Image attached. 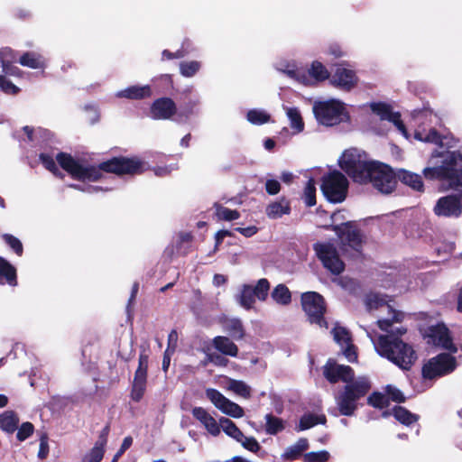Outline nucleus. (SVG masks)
<instances>
[{
  "mask_svg": "<svg viewBox=\"0 0 462 462\" xmlns=\"http://www.w3.org/2000/svg\"><path fill=\"white\" fill-rule=\"evenodd\" d=\"M246 119L252 125H263L270 121L271 116L263 109H251L246 114Z\"/></svg>",
  "mask_w": 462,
  "mask_h": 462,
  "instance_id": "4c0bfd02",
  "label": "nucleus"
},
{
  "mask_svg": "<svg viewBox=\"0 0 462 462\" xmlns=\"http://www.w3.org/2000/svg\"><path fill=\"white\" fill-rule=\"evenodd\" d=\"M434 213L439 217H458L462 214L461 201L454 195L442 197L437 201Z\"/></svg>",
  "mask_w": 462,
  "mask_h": 462,
  "instance_id": "a211bd4d",
  "label": "nucleus"
},
{
  "mask_svg": "<svg viewBox=\"0 0 462 462\" xmlns=\"http://www.w3.org/2000/svg\"><path fill=\"white\" fill-rule=\"evenodd\" d=\"M265 189L268 194L276 195L281 189V185L278 180H268L265 183Z\"/></svg>",
  "mask_w": 462,
  "mask_h": 462,
  "instance_id": "bf43d9fd",
  "label": "nucleus"
},
{
  "mask_svg": "<svg viewBox=\"0 0 462 462\" xmlns=\"http://www.w3.org/2000/svg\"><path fill=\"white\" fill-rule=\"evenodd\" d=\"M265 213L270 218H279L283 215L290 213V205L284 199L269 204L265 209Z\"/></svg>",
  "mask_w": 462,
  "mask_h": 462,
  "instance_id": "7c9ffc66",
  "label": "nucleus"
},
{
  "mask_svg": "<svg viewBox=\"0 0 462 462\" xmlns=\"http://www.w3.org/2000/svg\"><path fill=\"white\" fill-rule=\"evenodd\" d=\"M270 283L267 279H260L254 286L243 284L235 296L236 302L245 310L254 308L255 298L264 301L268 296Z\"/></svg>",
  "mask_w": 462,
  "mask_h": 462,
  "instance_id": "1a4fd4ad",
  "label": "nucleus"
},
{
  "mask_svg": "<svg viewBox=\"0 0 462 462\" xmlns=\"http://www.w3.org/2000/svg\"><path fill=\"white\" fill-rule=\"evenodd\" d=\"M279 71L285 73L291 79L299 83L310 86L317 82L326 80L329 77V72L326 67L319 61H313L309 69V74L299 69L293 63L281 62L276 65Z\"/></svg>",
  "mask_w": 462,
  "mask_h": 462,
  "instance_id": "39448f33",
  "label": "nucleus"
},
{
  "mask_svg": "<svg viewBox=\"0 0 462 462\" xmlns=\"http://www.w3.org/2000/svg\"><path fill=\"white\" fill-rule=\"evenodd\" d=\"M366 307L369 310L381 309L387 310L391 314L390 318L379 319L377 324L382 330H387L393 322H398L402 320V313L394 310L392 306L387 303V300L378 294H369L365 300Z\"/></svg>",
  "mask_w": 462,
  "mask_h": 462,
  "instance_id": "4468645a",
  "label": "nucleus"
},
{
  "mask_svg": "<svg viewBox=\"0 0 462 462\" xmlns=\"http://www.w3.org/2000/svg\"><path fill=\"white\" fill-rule=\"evenodd\" d=\"M283 109L285 110L286 115L290 120L291 127L295 129L298 133L303 131L304 123L302 121L300 110L296 107L288 106H283Z\"/></svg>",
  "mask_w": 462,
  "mask_h": 462,
  "instance_id": "e433bc0d",
  "label": "nucleus"
},
{
  "mask_svg": "<svg viewBox=\"0 0 462 462\" xmlns=\"http://www.w3.org/2000/svg\"><path fill=\"white\" fill-rule=\"evenodd\" d=\"M428 337L429 343L452 352H457V347L452 343L449 331L444 324L430 327L429 328Z\"/></svg>",
  "mask_w": 462,
  "mask_h": 462,
  "instance_id": "6ab92c4d",
  "label": "nucleus"
},
{
  "mask_svg": "<svg viewBox=\"0 0 462 462\" xmlns=\"http://www.w3.org/2000/svg\"><path fill=\"white\" fill-rule=\"evenodd\" d=\"M456 368V359L449 354H440L431 358L422 368L424 378L433 379L451 373Z\"/></svg>",
  "mask_w": 462,
  "mask_h": 462,
  "instance_id": "ddd939ff",
  "label": "nucleus"
},
{
  "mask_svg": "<svg viewBox=\"0 0 462 462\" xmlns=\"http://www.w3.org/2000/svg\"><path fill=\"white\" fill-rule=\"evenodd\" d=\"M309 448V442L306 439H300L295 444L288 447L282 457L285 460H295Z\"/></svg>",
  "mask_w": 462,
  "mask_h": 462,
  "instance_id": "c756f323",
  "label": "nucleus"
},
{
  "mask_svg": "<svg viewBox=\"0 0 462 462\" xmlns=\"http://www.w3.org/2000/svg\"><path fill=\"white\" fill-rule=\"evenodd\" d=\"M192 415L211 436L217 437L220 434L219 420L217 421L206 409L195 407L192 409Z\"/></svg>",
  "mask_w": 462,
  "mask_h": 462,
  "instance_id": "4be33fe9",
  "label": "nucleus"
},
{
  "mask_svg": "<svg viewBox=\"0 0 462 462\" xmlns=\"http://www.w3.org/2000/svg\"><path fill=\"white\" fill-rule=\"evenodd\" d=\"M40 159L44 167L54 174L59 171L53 158L47 154H41Z\"/></svg>",
  "mask_w": 462,
  "mask_h": 462,
  "instance_id": "6e6d98bb",
  "label": "nucleus"
},
{
  "mask_svg": "<svg viewBox=\"0 0 462 462\" xmlns=\"http://www.w3.org/2000/svg\"><path fill=\"white\" fill-rule=\"evenodd\" d=\"M226 379L227 383L224 386L225 389L245 399H249L251 397L252 389L244 381L227 377H226Z\"/></svg>",
  "mask_w": 462,
  "mask_h": 462,
  "instance_id": "c85d7f7f",
  "label": "nucleus"
},
{
  "mask_svg": "<svg viewBox=\"0 0 462 462\" xmlns=\"http://www.w3.org/2000/svg\"><path fill=\"white\" fill-rule=\"evenodd\" d=\"M56 159L62 169L81 180H97L101 177V171L121 175L141 173L144 170V163L137 158H113L101 163L98 168L84 165L63 152L59 153Z\"/></svg>",
  "mask_w": 462,
  "mask_h": 462,
  "instance_id": "f03ea898",
  "label": "nucleus"
},
{
  "mask_svg": "<svg viewBox=\"0 0 462 462\" xmlns=\"http://www.w3.org/2000/svg\"><path fill=\"white\" fill-rule=\"evenodd\" d=\"M332 230L337 234L343 246H349L356 252H360L364 237L354 223L346 222L340 225H335Z\"/></svg>",
  "mask_w": 462,
  "mask_h": 462,
  "instance_id": "2eb2a0df",
  "label": "nucleus"
},
{
  "mask_svg": "<svg viewBox=\"0 0 462 462\" xmlns=\"http://www.w3.org/2000/svg\"><path fill=\"white\" fill-rule=\"evenodd\" d=\"M200 69V63L199 61H184L180 64V69L181 75L184 77L194 76Z\"/></svg>",
  "mask_w": 462,
  "mask_h": 462,
  "instance_id": "49530a36",
  "label": "nucleus"
},
{
  "mask_svg": "<svg viewBox=\"0 0 462 462\" xmlns=\"http://www.w3.org/2000/svg\"><path fill=\"white\" fill-rule=\"evenodd\" d=\"M223 328L235 339H242L245 336L242 322L238 319H226L223 321Z\"/></svg>",
  "mask_w": 462,
  "mask_h": 462,
  "instance_id": "2f4dec72",
  "label": "nucleus"
},
{
  "mask_svg": "<svg viewBox=\"0 0 462 462\" xmlns=\"http://www.w3.org/2000/svg\"><path fill=\"white\" fill-rule=\"evenodd\" d=\"M441 158L439 166L426 167L423 175L428 180H446L451 188L460 192L462 198V154L456 151H447L440 154H433Z\"/></svg>",
  "mask_w": 462,
  "mask_h": 462,
  "instance_id": "20e7f679",
  "label": "nucleus"
},
{
  "mask_svg": "<svg viewBox=\"0 0 462 462\" xmlns=\"http://www.w3.org/2000/svg\"><path fill=\"white\" fill-rule=\"evenodd\" d=\"M5 277L11 285L15 284V270L5 260L0 257V278Z\"/></svg>",
  "mask_w": 462,
  "mask_h": 462,
  "instance_id": "37998d69",
  "label": "nucleus"
},
{
  "mask_svg": "<svg viewBox=\"0 0 462 462\" xmlns=\"http://www.w3.org/2000/svg\"><path fill=\"white\" fill-rule=\"evenodd\" d=\"M273 300L280 305H288L291 300V294L284 284L277 285L271 293Z\"/></svg>",
  "mask_w": 462,
  "mask_h": 462,
  "instance_id": "c9c22d12",
  "label": "nucleus"
},
{
  "mask_svg": "<svg viewBox=\"0 0 462 462\" xmlns=\"http://www.w3.org/2000/svg\"><path fill=\"white\" fill-rule=\"evenodd\" d=\"M2 67L5 75L17 76L19 74L20 69L17 67L11 65L5 60H2Z\"/></svg>",
  "mask_w": 462,
  "mask_h": 462,
  "instance_id": "680f3d73",
  "label": "nucleus"
},
{
  "mask_svg": "<svg viewBox=\"0 0 462 462\" xmlns=\"http://www.w3.org/2000/svg\"><path fill=\"white\" fill-rule=\"evenodd\" d=\"M175 113V103L168 97L157 99L151 108V114L154 119H169Z\"/></svg>",
  "mask_w": 462,
  "mask_h": 462,
  "instance_id": "5701e85b",
  "label": "nucleus"
},
{
  "mask_svg": "<svg viewBox=\"0 0 462 462\" xmlns=\"http://www.w3.org/2000/svg\"><path fill=\"white\" fill-rule=\"evenodd\" d=\"M174 352L165 350L162 359V369L166 372L170 366L171 356Z\"/></svg>",
  "mask_w": 462,
  "mask_h": 462,
  "instance_id": "69168bd1",
  "label": "nucleus"
},
{
  "mask_svg": "<svg viewBox=\"0 0 462 462\" xmlns=\"http://www.w3.org/2000/svg\"><path fill=\"white\" fill-rule=\"evenodd\" d=\"M386 393L388 396L393 401L397 402H402L404 401V396L402 393L393 385L386 386Z\"/></svg>",
  "mask_w": 462,
  "mask_h": 462,
  "instance_id": "4d7b16f0",
  "label": "nucleus"
},
{
  "mask_svg": "<svg viewBox=\"0 0 462 462\" xmlns=\"http://www.w3.org/2000/svg\"><path fill=\"white\" fill-rule=\"evenodd\" d=\"M20 63L32 69H39L43 67L44 62L41 56L34 53L26 52L20 58Z\"/></svg>",
  "mask_w": 462,
  "mask_h": 462,
  "instance_id": "79ce46f5",
  "label": "nucleus"
},
{
  "mask_svg": "<svg viewBox=\"0 0 462 462\" xmlns=\"http://www.w3.org/2000/svg\"><path fill=\"white\" fill-rule=\"evenodd\" d=\"M207 362L213 363L216 365L226 366L228 363V360L217 354L208 352Z\"/></svg>",
  "mask_w": 462,
  "mask_h": 462,
  "instance_id": "13d9d810",
  "label": "nucleus"
},
{
  "mask_svg": "<svg viewBox=\"0 0 462 462\" xmlns=\"http://www.w3.org/2000/svg\"><path fill=\"white\" fill-rule=\"evenodd\" d=\"M205 393L212 404L222 413L235 419L242 418L245 415L244 409L240 405L227 399L219 391L208 388Z\"/></svg>",
  "mask_w": 462,
  "mask_h": 462,
  "instance_id": "dca6fc26",
  "label": "nucleus"
},
{
  "mask_svg": "<svg viewBox=\"0 0 462 462\" xmlns=\"http://www.w3.org/2000/svg\"><path fill=\"white\" fill-rule=\"evenodd\" d=\"M365 179L366 182H371L374 187L384 194L391 193L396 186L397 173H394L387 165L372 162Z\"/></svg>",
  "mask_w": 462,
  "mask_h": 462,
  "instance_id": "0eeeda50",
  "label": "nucleus"
},
{
  "mask_svg": "<svg viewBox=\"0 0 462 462\" xmlns=\"http://www.w3.org/2000/svg\"><path fill=\"white\" fill-rule=\"evenodd\" d=\"M313 113L317 121L326 126H333L348 119L345 105L337 99L316 101Z\"/></svg>",
  "mask_w": 462,
  "mask_h": 462,
  "instance_id": "423d86ee",
  "label": "nucleus"
},
{
  "mask_svg": "<svg viewBox=\"0 0 462 462\" xmlns=\"http://www.w3.org/2000/svg\"><path fill=\"white\" fill-rule=\"evenodd\" d=\"M397 178L405 185L414 190L422 191L423 182L419 174L401 169L397 171Z\"/></svg>",
  "mask_w": 462,
  "mask_h": 462,
  "instance_id": "bb28decb",
  "label": "nucleus"
},
{
  "mask_svg": "<svg viewBox=\"0 0 462 462\" xmlns=\"http://www.w3.org/2000/svg\"><path fill=\"white\" fill-rule=\"evenodd\" d=\"M326 379L335 383H346L343 392L336 397V402L342 415L350 416L356 410V402L364 397L371 389V383L365 376H360L354 380V371L348 365H339L329 359L323 368Z\"/></svg>",
  "mask_w": 462,
  "mask_h": 462,
  "instance_id": "f257e3e1",
  "label": "nucleus"
},
{
  "mask_svg": "<svg viewBox=\"0 0 462 462\" xmlns=\"http://www.w3.org/2000/svg\"><path fill=\"white\" fill-rule=\"evenodd\" d=\"M4 240L9 245L11 248L18 254L21 255L23 253V245L20 240L12 235L5 234L3 236Z\"/></svg>",
  "mask_w": 462,
  "mask_h": 462,
  "instance_id": "3c124183",
  "label": "nucleus"
},
{
  "mask_svg": "<svg viewBox=\"0 0 462 462\" xmlns=\"http://www.w3.org/2000/svg\"><path fill=\"white\" fill-rule=\"evenodd\" d=\"M394 418L404 425H410L418 420V416L410 412L403 407L396 406L393 410Z\"/></svg>",
  "mask_w": 462,
  "mask_h": 462,
  "instance_id": "58836bf2",
  "label": "nucleus"
},
{
  "mask_svg": "<svg viewBox=\"0 0 462 462\" xmlns=\"http://www.w3.org/2000/svg\"><path fill=\"white\" fill-rule=\"evenodd\" d=\"M178 343V333L175 329L171 330L168 336V351L174 352Z\"/></svg>",
  "mask_w": 462,
  "mask_h": 462,
  "instance_id": "052dcab7",
  "label": "nucleus"
},
{
  "mask_svg": "<svg viewBox=\"0 0 462 462\" xmlns=\"http://www.w3.org/2000/svg\"><path fill=\"white\" fill-rule=\"evenodd\" d=\"M334 340L340 346L343 355L349 362L357 359L355 346L351 343L349 332L343 327L337 326L332 330Z\"/></svg>",
  "mask_w": 462,
  "mask_h": 462,
  "instance_id": "aec40b11",
  "label": "nucleus"
},
{
  "mask_svg": "<svg viewBox=\"0 0 462 462\" xmlns=\"http://www.w3.org/2000/svg\"><path fill=\"white\" fill-rule=\"evenodd\" d=\"M226 276H224L222 274H215V276L213 278V283L216 286L223 285L226 283Z\"/></svg>",
  "mask_w": 462,
  "mask_h": 462,
  "instance_id": "774afa93",
  "label": "nucleus"
},
{
  "mask_svg": "<svg viewBox=\"0 0 462 462\" xmlns=\"http://www.w3.org/2000/svg\"><path fill=\"white\" fill-rule=\"evenodd\" d=\"M326 422L325 415L305 414L300 420L297 430L301 431L308 430L317 424H324Z\"/></svg>",
  "mask_w": 462,
  "mask_h": 462,
  "instance_id": "f704fd0d",
  "label": "nucleus"
},
{
  "mask_svg": "<svg viewBox=\"0 0 462 462\" xmlns=\"http://www.w3.org/2000/svg\"><path fill=\"white\" fill-rule=\"evenodd\" d=\"M329 457V453L326 450L309 452L303 456L306 462H325L328 460Z\"/></svg>",
  "mask_w": 462,
  "mask_h": 462,
  "instance_id": "de8ad7c7",
  "label": "nucleus"
},
{
  "mask_svg": "<svg viewBox=\"0 0 462 462\" xmlns=\"http://www.w3.org/2000/svg\"><path fill=\"white\" fill-rule=\"evenodd\" d=\"M303 199L308 207H312L316 204V186L313 179H310L306 183Z\"/></svg>",
  "mask_w": 462,
  "mask_h": 462,
  "instance_id": "a18cd8bd",
  "label": "nucleus"
},
{
  "mask_svg": "<svg viewBox=\"0 0 462 462\" xmlns=\"http://www.w3.org/2000/svg\"><path fill=\"white\" fill-rule=\"evenodd\" d=\"M152 95L150 86H132L117 92L116 97L129 99H140L148 97Z\"/></svg>",
  "mask_w": 462,
  "mask_h": 462,
  "instance_id": "cd10ccee",
  "label": "nucleus"
},
{
  "mask_svg": "<svg viewBox=\"0 0 462 462\" xmlns=\"http://www.w3.org/2000/svg\"><path fill=\"white\" fill-rule=\"evenodd\" d=\"M34 430V427L31 422H23L17 431V439L20 441L25 440L27 438H29Z\"/></svg>",
  "mask_w": 462,
  "mask_h": 462,
  "instance_id": "8fccbe9b",
  "label": "nucleus"
},
{
  "mask_svg": "<svg viewBox=\"0 0 462 462\" xmlns=\"http://www.w3.org/2000/svg\"><path fill=\"white\" fill-rule=\"evenodd\" d=\"M212 345L225 356L236 357L238 355L237 346L229 337L223 336L215 337L212 340Z\"/></svg>",
  "mask_w": 462,
  "mask_h": 462,
  "instance_id": "a878e982",
  "label": "nucleus"
},
{
  "mask_svg": "<svg viewBox=\"0 0 462 462\" xmlns=\"http://www.w3.org/2000/svg\"><path fill=\"white\" fill-rule=\"evenodd\" d=\"M313 249L324 268L332 274H340L345 270V263L340 259L337 247L331 242H318L313 245Z\"/></svg>",
  "mask_w": 462,
  "mask_h": 462,
  "instance_id": "9b49d317",
  "label": "nucleus"
},
{
  "mask_svg": "<svg viewBox=\"0 0 462 462\" xmlns=\"http://www.w3.org/2000/svg\"><path fill=\"white\" fill-rule=\"evenodd\" d=\"M301 304L311 323L327 328V322L323 319L326 308L324 299L320 294L315 291L303 293L301 295Z\"/></svg>",
  "mask_w": 462,
  "mask_h": 462,
  "instance_id": "f8f14e48",
  "label": "nucleus"
},
{
  "mask_svg": "<svg viewBox=\"0 0 462 462\" xmlns=\"http://www.w3.org/2000/svg\"><path fill=\"white\" fill-rule=\"evenodd\" d=\"M214 208L216 216L220 220L232 221L240 217V213L237 210L229 209L218 203H215Z\"/></svg>",
  "mask_w": 462,
  "mask_h": 462,
  "instance_id": "a19ab883",
  "label": "nucleus"
},
{
  "mask_svg": "<svg viewBox=\"0 0 462 462\" xmlns=\"http://www.w3.org/2000/svg\"><path fill=\"white\" fill-rule=\"evenodd\" d=\"M19 419L14 411H7L0 415V429L7 433L17 430Z\"/></svg>",
  "mask_w": 462,
  "mask_h": 462,
  "instance_id": "473e14b6",
  "label": "nucleus"
},
{
  "mask_svg": "<svg viewBox=\"0 0 462 462\" xmlns=\"http://www.w3.org/2000/svg\"><path fill=\"white\" fill-rule=\"evenodd\" d=\"M265 431L270 435H275L284 429L282 420L272 414L265 416Z\"/></svg>",
  "mask_w": 462,
  "mask_h": 462,
  "instance_id": "ea45409f",
  "label": "nucleus"
},
{
  "mask_svg": "<svg viewBox=\"0 0 462 462\" xmlns=\"http://www.w3.org/2000/svg\"><path fill=\"white\" fill-rule=\"evenodd\" d=\"M368 403L375 408H383L386 404V399L380 393H374L368 397Z\"/></svg>",
  "mask_w": 462,
  "mask_h": 462,
  "instance_id": "603ef678",
  "label": "nucleus"
},
{
  "mask_svg": "<svg viewBox=\"0 0 462 462\" xmlns=\"http://www.w3.org/2000/svg\"><path fill=\"white\" fill-rule=\"evenodd\" d=\"M108 429L105 428L100 433L94 447L83 457L81 462H100L105 454V447L107 442Z\"/></svg>",
  "mask_w": 462,
  "mask_h": 462,
  "instance_id": "393cba45",
  "label": "nucleus"
},
{
  "mask_svg": "<svg viewBox=\"0 0 462 462\" xmlns=\"http://www.w3.org/2000/svg\"><path fill=\"white\" fill-rule=\"evenodd\" d=\"M371 109L374 113L378 115L382 120H387L393 123L402 135L408 138L407 130L400 119L401 116L399 113L392 111L391 107L383 103H373L371 104Z\"/></svg>",
  "mask_w": 462,
  "mask_h": 462,
  "instance_id": "412c9836",
  "label": "nucleus"
},
{
  "mask_svg": "<svg viewBox=\"0 0 462 462\" xmlns=\"http://www.w3.org/2000/svg\"><path fill=\"white\" fill-rule=\"evenodd\" d=\"M371 338L376 352L403 370H409L417 359L413 347L400 339L393 331L384 336H380L378 341Z\"/></svg>",
  "mask_w": 462,
  "mask_h": 462,
  "instance_id": "7ed1b4c3",
  "label": "nucleus"
},
{
  "mask_svg": "<svg viewBox=\"0 0 462 462\" xmlns=\"http://www.w3.org/2000/svg\"><path fill=\"white\" fill-rule=\"evenodd\" d=\"M147 369L148 356L146 355H140L139 365L134 373L131 391V398L136 402L141 401L146 390Z\"/></svg>",
  "mask_w": 462,
  "mask_h": 462,
  "instance_id": "f3484780",
  "label": "nucleus"
},
{
  "mask_svg": "<svg viewBox=\"0 0 462 462\" xmlns=\"http://www.w3.org/2000/svg\"><path fill=\"white\" fill-rule=\"evenodd\" d=\"M348 188L347 179L339 171H334L324 176L321 190L331 202H342L346 196Z\"/></svg>",
  "mask_w": 462,
  "mask_h": 462,
  "instance_id": "9d476101",
  "label": "nucleus"
},
{
  "mask_svg": "<svg viewBox=\"0 0 462 462\" xmlns=\"http://www.w3.org/2000/svg\"><path fill=\"white\" fill-rule=\"evenodd\" d=\"M414 137H415V139L421 141V142L440 143L441 145H443L440 136L438 134L437 131L434 129H430L427 133L417 131L414 134Z\"/></svg>",
  "mask_w": 462,
  "mask_h": 462,
  "instance_id": "c03bdc74",
  "label": "nucleus"
},
{
  "mask_svg": "<svg viewBox=\"0 0 462 462\" xmlns=\"http://www.w3.org/2000/svg\"><path fill=\"white\" fill-rule=\"evenodd\" d=\"M49 454V443H48V436L46 434H42L40 438V447L38 452V457L41 459L46 458Z\"/></svg>",
  "mask_w": 462,
  "mask_h": 462,
  "instance_id": "5fc2aeb1",
  "label": "nucleus"
},
{
  "mask_svg": "<svg viewBox=\"0 0 462 462\" xmlns=\"http://www.w3.org/2000/svg\"><path fill=\"white\" fill-rule=\"evenodd\" d=\"M236 230L237 232L241 233L243 236H245L246 237H250V236H254V234H256L257 227L254 226H250L247 227H237V228H236Z\"/></svg>",
  "mask_w": 462,
  "mask_h": 462,
  "instance_id": "e2e57ef3",
  "label": "nucleus"
},
{
  "mask_svg": "<svg viewBox=\"0 0 462 462\" xmlns=\"http://www.w3.org/2000/svg\"><path fill=\"white\" fill-rule=\"evenodd\" d=\"M173 170V167H158L154 169V173L158 176H164L169 174Z\"/></svg>",
  "mask_w": 462,
  "mask_h": 462,
  "instance_id": "338daca9",
  "label": "nucleus"
},
{
  "mask_svg": "<svg viewBox=\"0 0 462 462\" xmlns=\"http://www.w3.org/2000/svg\"><path fill=\"white\" fill-rule=\"evenodd\" d=\"M372 162L365 161L356 150L346 151L339 159V165L355 181L365 183L367 171Z\"/></svg>",
  "mask_w": 462,
  "mask_h": 462,
  "instance_id": "6e6552de",
  "label": "nucleus"
},
{
  "mask_svg": "<svg viewBox=\"0 0 462 462\" xmlns=\"http://www.w3.org/2000/svg\"><path fill=\"white\" fill-rule=\"evenodd\" d=\"M241 440H236L241 445L251 452H257L260 449V444L254 437H245L243 434Z\"/></svg>",
  "mask_w": 462,
  "mask_h": 462,
  "instance_id": "09e8293b",
  "label": "nucleus"
},
{
  "mask_svg": "<svg viewBox=\"0 0 462 462\" xmlns=\"http://www.w3.org/2000/svg\"><path fill=\"white\" fill-rule=\"evenodd\" d=\"M133 443V439L131 437H126L124 439L123 443L119 448V450L116 452L119 456H122L126 449H128Z\"/></svg>",
  "mask_w": 462,
  "mask_h": 462,
  "instance_id": "0e129e2a",
  "label": "nucleus"
},
{
  "mask_svg": "<svg viewBox=\"0 0 462 462\" xmlns=\"http://www.w3.org/2000/svg\"><path fill=\"white\" fill-rule=\"evenodd\" d=\"M0 88L6 94H16L19 88L5 76L0 75Z\"/></svg>",
  "mask_w": 462,
  "mask_h": 462,
  "instance_id": "864d4df0",
  "label": "nucleus"
},
{
  "mask_svg": "<svg viewBox=\"0 0 462 462\" xmlns=\"http://www.w3.org/2000/svg\"><path fill=\"white\" fill-rule=\"evenodd\" d=\"M331 81L335 86L349 90L356 86L357 78L354 70L339 67L335 71Z\"/></svg>",
  "mask_w": 462,
  "mask_h": 462,
  "instance_id": "b1692460",
  "label": "nucleus"
},
{
  "mask_svg": "<svg viewBox=\"0 0 462 462\" xmlns=\"http://www.w3.org/2000/svg\"><path fill=\"white\" fill-rule=\"evenodd\" d=\"M220 430H222L228 437L235 440H241L243 432L237 428V426L229 419L221 417L219 419Z\"/></svg>",
  "mask_w": 462,
  "mask_h": 462,
  "instance_id": "72a5a7b5",
  "label": "nucleus"
}]
</instances>
